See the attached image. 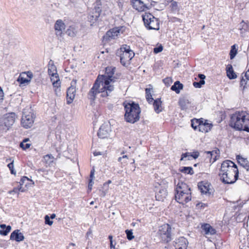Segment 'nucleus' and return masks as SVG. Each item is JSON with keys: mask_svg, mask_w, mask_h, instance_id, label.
<instances>
[{"mask_svg": "<svg viewBox=\"0 0 249 249\" xmlns=\"http://www.w3.org/2000/svg\"><path fill=\"white\" fill-rule=\"evenodd\" d=\"M116 68L107 67L106 68L105 74L100 78L98 76L88 93V97L91 100H94L97 94L101 93V96L106 97L110 95L114 89V83L117 78L114 76Z\"/></svg>", "mask_w": 249, "mask_h": 249, "instance_id": "nucleus-1", "label": "nucleus"}, {"mask_svg": "<svg viewBox=\"0 0 249 249\" xmlns=\"http://www.w3.org/2000/svg\"><path fill=\"white\" fill-rule=\"evenodd\" d=\"M239 171L237 165L232 161H224L219 170L220 180L225 184H233L238 179Z\"/></svg>", "mask_w": 249, "mask_h": 249, "instance_id": "nucleus-2", "label": "nucleus"}, {"mask_svg": "<svg viewBox=\"0 0 249 249\" xmlns=\"http://www.w3.org/2000/svg\"><path fill=\"white\" fill-rule=\"evenodd\" d=\"M230 125L237 130L249 132V114L246 111H236L231 117Z\"/></svg>", "mask_w": 249, "mask_h": 249, "instance_id": "nucleus-3", "label": "nucleus"}, {"mask_svg": "<svg viewBox=\"0 0 249 249\" xmlns=\"http://www.w3.org/2000/svg\"><path fill=\"white\" fill-rule=\"evenodd\" d=\"M125 110L124 119L127 122L134 124L140 119L141 109L139 104L133 102L124 103Z\"/></svg>", "mask_w": 249, "mask_h": 249, "instance_id": "nucleus-4", "label": "nucleus"}, {"mask_svg": "<svg viewBox=\"0 0 249 249\" xmlns=\"http://www.w3.org/2000/svg\"><path fill=\"white\" fill-rule=\"evenodd\" d=\"M16 114L13 112L6 113L0 118V133L6 132L14 124Z\"/></svg>", "mask_w": 249, "mask_h": 249, "instance_id": "nucleus-5", "label": "nucleus"}, {"mask_svg": "<svg viewBox=\"0 0 249 249\" xmlns=\"http://www.w3.org/2000/svg\"><path fill=\"white\" fill-rule=\"evenodd\" d=\"M142 20L145 27L148 30H159L160 21L149 13H145L142 16Z\"/></svg>", "mask_w": 249, "mask_h": 249, "instance_id": "nucleus-6", "label": "nucleus"}, {"mask_svg": "<svg viewBox=\"0 0 249 249\" xmlns=\"http://www.w3.org/2000/svg\"><path fill=\"white\" fill-rule=\"evenodd\" d=\"M48 74L51 76V80L52 82L54 87L58 88L60 87V81L59 75L57 73L56 68L53 64V60H50L48 65Z\"/></svg>", "mask_w": 249, "mask_h": 249, "instance_id": "nucleus-7", "label": "nucleus"}, {"mask_svg": "<svg viewBox=\"0 0 249 249\" xmlns=\"http://www.w3.org/2000/svg\"><path fill=\"white\" fill-rule=\"evenodd\" d=\"M157 234L163 242L168 243L171 241V227L170 225L166 224L160 226Z\"/></svg>", "mask_w": 249, "mask_h": 249, "instance_id": "nucleus-8", "label": "nucleus"}, {"mask_svg": "<svg viewBox=\"0 0 249 249\" xmlns=\"http://www.w3.org/2000/svg\"><path fill=\"white\" fill-rule=\"evenodd\" d=\"M34 115L30 112L26 113V112H23L21 124L22 126L25 128H30L32 126L34 122Z\"/></svg>", "mask_w": 249, "mask_h": 249, "instance_id": "nucleus-9", "label": "nucleus"}, {"mask_svg": "<svg viewBox=\"0 0 249 249\" xmlns=\"http://www.w3.org/2000/svg\"><path fill=\"white\" fill-rule=\"evenodd\" d=\"M191 194H183L176 192L175 199L179 203L184 204L191 200Z\"/></svg>", "mask_w": 249, "mask_h": 249, "instance_id": "nucleus-10", "label": "nucleus"}, {"mask_svg": "<svg viewBox=\"0 0 249 249\" xmlns=\"http://www.w3.org/2000/svg\"><path fill=\"white\" fill-rule=\"evenodd\" d=\"M188 241L184 237H180L176 239L173 242V245L175 249H187Z\"/></svg>", "mask_w": 249, "mask_h": 249, "instance_id": "nucleus-11", "label": "nucleus"}, {"mask_svg": "<svg viewBox=\"0 0 249 249\" xmlns=\"http://www.w3.org/2000/svg\"><path fill=\"white\" fill-rule=\"evenodd\" d=\"M131 3L133 8L139 12H142L146 9H149L144 2L141 0H131Z\"/></svg>", "mask_w": 249, "mask_h": 249, "instance_id": "nucleus-12", "label": "nucleus"}, {"mask_svg": "<svg viewBox=\"0 0 249 249\" xmlns=\"http://www.w3.org/2000/svg\"><path fill=\"white\" fill-rule=\"evenodd\" d=\"M110 131V127L108 124H102L98 131V136L101 139L107 138Z\"/></svg>", "mask_w": 249, "mask_h": 249, "instance_id": "nucleus-13", "label": "nucleus"}, {"mask_svg": "<svg viewBox=\"0 0 249 249\" xmlns=\"http://www.w3.org/2000/svg\"><path fill=\"white\" fill-rule=\"evenodd\" d=\"M134 53L132 51H128L127 52H123L121 54L120 62L123 65L125 66L126 62L131 60L134 56Z\"/></svg>", "mask_w": 249, "mask_h": 249, "instance_id": "nucleus-14", "label": "nucleus"}, {"mask_svg": "<svg viewBox=\"0 0 249 249\" xmlns=\"http://www.w3.org/2000/svg\"><path fill=\"white\" fill-rule=\"evenodd\" d=\"M176 192L183 194H191V188L185 183L179 182L177 186Z\"/></svg>", "mask_w": 249, "mask_h": 249, "instance_id": "nucleus-15", "label": "nucleus"}, {"mask_svg": "<svg viewBox=\"0 0 249 249\" xmlns=\"http://www.w3.org/2000/svg\"><path fill=\"white\" fill-rule=\"evenodd\" d=\"M65 25L61 19L57 20L54 24V29L56 31V35L61 36L63 31L65 30Z\"/></svg>", "mask_w": 249, "mask_h": 249, "instance_id": "nucleus-16", "label": "nucleus"}, {"mask_svg": "<svg viewBox=\"0 0 249 249\" xmlns=\"http://www.w3.org/2000/svg\"><path fill=\"white\" fill-rule=\"evenodd\" d=\"M119 33V30L117 28H113L108 31L104 36V39L107 41H110L112 39H115Z\"/></svg>", "mask_w": 249, "mask_h": 249, "instance_id": "nucleus-17", "label": "nucleus"}, {"mask_svg": "<svg viewBox=\"0 0 249 249\" xmlns=\"http://www.w3.org/2000/svg\"><path fill=\"white\" fill-rule=\"evenodd\" d=\"M10 239L11 240H15L18 242H20L24 239V236L20 232L19 230H16L11 233Z\"/></svg>", "mask_w": 249, "mask_h": 249, "instance_id": "nucleus-18", "label": "nucleus"}, {"mask_svg": "<svg viewBox=\"0 0 249 249\" xmlns=\"http://www.w3.org/2000/svg\"><path fill=\"white\" fill-rule=\"evenodd\" d=\"M210 183L207 182L201 181L198 183V188L202 194H210Z\"/></svg>", "mask_w": 249, "mask_h": 249, "instance_id": "nucleus-19", "label": "nucleus"}, {"mask_svg": "<svg viewBox=\"0 0 249 249\" xmlns=\"http://www.w3.org/2000/svg\"><path fill=\"white\" fill-rule=\"evenodd\" d=\"M201 228L206 235H214L216 234V231L209 224H203L201 225Z\"/></svg>", "mask_w": 249, "mask_h": 249, "instance_id": "nucleus-20", "label": "nucleus"}, {"mask_svg": "<svg viewBox=\"0 0 249 249\" xmlns=\"http://www.w3.org/2000/svg\"><path fill=\"white\" fill-rule=\"evenodd\" d=\"M75 88L71 86L69 87L67 91V104H70L73 101L75 95Z\"/></svg>", "mask_w": 249, "mask_h": 249, "instance_id": "nucleus-21", "label": "nucleus"}, {"mask_svg": "<svg viewBox=\"0 0 249 249\" xmlns=\"http://www.w3.org/2000/svg\"><path fill=\"white\" fill-rule=\"evenodd\" d=\"M236 159L240 165L246 169L247 171H249V162L247 158H244L240 155H237Z\"/></svg>", "mask_w": 249, "mask_h": 249, "instance_id": "nucleus-22", "label": "nucleus"}, {"mask_svg": "<svg viewBox=\"0 0 249 249\" xmlns=\"http://www.w3.org/2000/svg\"><path fill=\"white\" fill-rule=\"evenodd\" d=\"M167 196V191L166 188L161 187L159 191L156 193L155 197L158 201H163L164 199L166 198Z\"/></svg>", "mask_w": 249, "mask_h": 249, "instance_id": "nucleus-23", "label": "nucleus"}, {"mask_svg": "<svg viewBox=\"0 0 249 249\" xmlns=\"http://www.w3.org/2000/svg\"><path fill=\"white\" fill-rule=\"evenodd\" d=\"M201 120H202V123L199 124L200 125L199 131L202 132H208L211 130L213 125L208 123L206 120H204L202 118H201Z\"/></svg>", "mask_w": 249, "mask_h": 249, "instance_id": "nucleus-24", "label": "nucleus"}, {"mask_svg": "<svg viewBox=\"0 0 249 249\" xmlns=\"http://www.w3.org/2000/svg\"><path fill=\"white\" fill-rule=\"evenodd\" d=\"M199 156V153L197 151H195L192 153L186 152L185 153H182L181 155L180 160H182L184 159V158H187L188 160H191L193 159H196Z\"/></svg>", "mask_w": 249, "mask_h": 249, "instance_id": "nucleus-25", "label": "nucleus"}, {"mask_svg": "<svg viewBox=\"0 0 249 249\" xmlns=\"http://www.w3.org/2000/svg\"><path fill=\"white\" fill-rule=\"evenodd\" d=\"M226 73L227 76L230 79H233L236 78L237 76L233 71L232 65L231 64L227 66Z\"/></svg>", "mask_w": 249, "mask_h": 249, "instance_id": "nucleus-26", "label": "nucleus"}, {"mask_svg": "<svg viewBox=\"0 0 249 249\" xmlns=\"http://www.w3.org/2000/svg\"><path fill=\"white\" fill-rule=\"evenodd\" d=\"M198 77L200 79L199 82H194L193 84L196 88H200L202 86L205 84V79L206 76L203 74H198Z\"/></svg>", "mask_w": 249, "mask_h": 249, "instance_id": "nucleus-27", "label": "nucleus"}, {"mask_svg": "<svg viewBox=\"0 0 249 249\" xmlns=\"http://www.w3.org/2000/svg\"><path fill=\"white\" fill-rule=\"evenodd\" d=\"M93 13L101 15L102 12V2L101 0H96L94 3V9H93Z\"/></svg>", "mask_w": 249, "mask_h": 249, "instance_id": "nucleus-28", "label": "nucleus"}, {"mask_svg": "<svg viewBox=\"0 0 249 249\" xmlns=\"http://www.w3.org/2000/svg\"><path fill=\"white\" fill-rule=\"evenodd\" d=\"M183 88V85L179 81H176L174 85L172 86L171 89L173 91H175L178 94L180 93V91Z\"/></svg>", "mask_w": 249, "mask_h": 249, "instance_id": "nucleus-29", "label": "nucleus"}, {"mask_svg": "<svg viewBox=\"0 0 249 249\" xmlns=\"http://www.w3.org/2000/svg\"><path fill=\"white\" fill-rule=\"evenodd\" d=\"M0 234L2 235H7L11 230V227L9 225L6 226L5 224H2L0 225Z\"/></svg>", "mask_w": 249, "mask_h": 249, "instance_id": "nucleus-30", "label": "nucleus"}, {"mask_svg": "<svg viewBox=\"0 0 249 249\" xmlns=\"http://www.w3.org/2000/svg\"><path fill=\"white\" fill-rule=\"evenodd\" d=\"M153 105L155 111L157 113H159L161 111V101H160V99L158 98L155 100H153Z\"/></svg>", "mask_w": 249, "mask_h": 249, "instance_id": "nucleus-31", "label": "nucleus"}, {"mask_svg": "<svg viewBox=\"0 0 249 249\" xmlns=\"http://www.w3.org/2000/svg\"><path fill=\"white\" fill-rule=\"evenodd\" d=\"M54 157L51 154H48L44 156L43 160L47 166L53 165L54 162Z\"/></svg>", "mask_w": 249, "mask_h": 249, "instance_id": "nucleus-32", "label": "nucleus"}, {"mask_svg": "<svg viewBox=\"0 0 249 249\" xmlns=\"http://www.w3.org/2000/svg\"><path fill=\"white\" fill-rule=\"evenodd\" d=\"M190 103L189 100L185 98L180 99L178 101L179 105L182 110L187 109L188 106L190 104Z\"/></svg>", "mask_w": 249, "mask_h": 249, "instance_id": "nucleus-33", "label": "nucleus"}, {"mask_svg": "<svg viewBox=\"0 0 249 249\" xmlns=\"http://www.w3.org/2000/svg\"><path fill=\"white\" fill-rule=\"evenodd\" d=\"M202 123V120L201 119H193L191 120V126L194 129V130H196L197 128L198 130L199 129V124Z\"/></svg>", "mask_w": 249, "mask_h": 249, "instance_id": "nucleus-34", "label": "nucleus"}, {"mask_svg": "<svg viewBox=\"0 0 249 249\" xmlns=\"http://www.w3.org/2000/svg\"><path fill=\"white\" fill-rule=\"evenodd\" d=\"M100 16L98 14H95V13L92 12L91 13L89 14L88 16V19L89 21H90L91 23H94L95 21H96L98 18H99Z\"/></svg>", "mask_w": 249, "mask_h": 249, "instance_id": "nucleus-35", "label": "nucleus"}, {"mask_svg": "<svg viewBox=\"0 0 249 249\" xmlns=\"http://www.w3.org/2000/svg\"><path fill=\"white\" fill-rule=\"evenodd\" d=\"M180 171L183 173L188 174L191 175L194 174L193 169L192 167H182L180 168Z\"/></svg>", "mask_w": 249, "mask_h": 249, "instance_id": "nucleus-36", "label": "nucleus"}, {"mask_svg": "<svg viewBox=\"0 0 249 249\" xmlns=\"http://www.w3.org/2000/svg\"><path fill=\"white\" fill-rule=\"evenodd\" d=\"M237 53V49L236 48V45L234 44L232 45L231 47V50L230 51V58L232 59L234 58L235 55Z\"/></svg>", "mask_w": 249, "mask_h": 249, "instance_id": "nucleus-37", "label": "nucleus"}, {"mask_svg": "<svg viewBox=\"0 0 249 249\" xmlns=\"http://www.w3.org/2000/svg\"><path fill=\"white\" fill-rule=\"evenodd\" d=\"M17 81L20 85H23L29 83L30 82V79L24 78L22 76V74H20L18 78Z\"/></svg>", "mask_w": 249, "mask_h": 249, "instance_id": "nucleus-38", "label": "nucleus"}, {"mask_svg": "<svg viewBox=\"0 0 249 249\" xmlns=\"http://www.w3.org/2000/svg\"><path fill=\"white\" fill-rule=\"evenodd\" d=\"M29 141V139H25L22 142L20 143V147L23 150H26L30 147L31 144L26 143Z\"/></svg>", "mask_w": 249, "mask_h": 249, "instance_id": "nucleus-39", "label": "nucleus"}, {"mask_svg": "<svg viewBox=\"0 0 249 249\" xmlns=\"http://www.w3.org/2000/svg\"><path fill=\"white\" fill-rule=\"evenodd\" d=\"M145 93H146V98L147 99V101L149 103H152L154 99L152 98V95L150 93V89H146Z\"/></svg>", "mask_w": 249, "mask_h": 249, "instance_id": "nucleus-40", "label": "nucleus"}, {"mask_svg": "<svg viewBox=\"0 0 249 249\" xmlns=\"http://www.w3.org/2000/svg\"><path fill=\"white\" fill-rule=\"evenodd\" d=\"M125 232L128 240L130 241L134 238V236L133 235L132 230H126Z\"/></svg>", "mask_w": 249, "mask_h": 249, "instance_id": "nucleus-41", "label": "nucleus"}, {"mask_svg": "<svg viewBox=\"0 0 249 249\" xmlns=\"http://www.w3.org/2000/svg\"><path fill=\"white\" fill-rule=\"evenodd\" d=\"M66 33L69 36L73 37L76 35V31L73 28L70 27V28L67 30Z\"/></svg>", "mask_w": 249, "mask_h": 249, "instance_id": "nucleus-42", "label": "nucleus"}, {"mask_svg": "<svg viewBox=\"0 0 249 249\" xmlns=\"http://www.w3.org/2000/svg\"><path fill=\"white\" fill-rule=\"evenodd\" d=\"M7 166L10 170L11 174L16 175V172L14 169V160H13L10 163H9L8 164Z\"/></svg>", "mask_w": 249, "mask_h": 249, "instance_id": "nucleus-43", "label": "nucleus"}, {"mask_svg": "<svg viewBox=\"0 0 249 249\" xmlns=\"http://www.w3.org/2000/svg\"><path fill=\"white\" fill-rule=\"evenodd\" d=\"M44 218L45 223L46 224H47L49 226H51L53 224V221L50 220V217L48 215H45Z\"/></svg>", "mask_w": 249, "mask_h": 249, "instance_id": "nucleus-44", "label": "nucleus"}, {"mask_svg": "<svg viewBox=\"0 0 249 249\" xmlns=\"http://www.w3.org/2000/svg\"><path fill=\"white\" fill-rule=\"evenodd\" d=\"M163 50L162 46L160 45V46L155 47L154 49L153 52L155 53H158L161 52Z\"/></svg>", "mask_w": 249, "mask_h": 249, "instance_id": "nucleus-45", "label": "nucleus"}, {"mask_svg": "<svg viewBox=\"0 0 249 249\" xmlns=\"http://www.w3.org/2000/svg\"><path fill=\"white\" fill-rule=\"evenodd\" d=\"M171 6L173 10H176L178 8V3L176 1H172Z\"/></svg>", "mask_w": 249, "mask_h": 249, "instance_id": "nucleus-46", "label": "nucleus"}, {"mask_svg": "<svg viewBox=\"0 0 249 249\" xmlns=\"http://www.w3.org/2000/svg\"><path fill=\"white\" fill-rule=\"evenodd\" d=\"M121 51L123 52H127L128 51H131L130 49L129 46H127V45H125V46L121 48Z\"/></svg>", "mask_w": 249, "mask_h": 249, "instance_id": "nucleus-47", "label": "nucleus"}, {"mask_svg": "<svg viewBox=\"0 0 249 249\" xmlns=\"http://www.w3.org/2000/svg\"><path fill=\"white\" fill-rule=\"evenodd\" d=\"M29 180V178L27 177H23L20 180V182H19L20 185H23L26 180Z\"/></svg>", "mask_w": 249, "mask_h": 249, "instance_id": "nucleus-48", "label": "nucleus"}, {"mask_svg": "<svg viewBox=\"0 0 249 249\" xmlns=\"http://www.w3.org/2000/svg\"><path fill=\"white\" fill-rule=\"evenodd\" d=\"M26 74L27 75V76L29 78L28 79H30L32 78L33 77V73L31 71H27V72H24V73H23L22 74Z\"/></svg>", "mask_w": 249, "mask_h": 249, "instance_id": "nucleus-49", "label": "nucleus"}, {"mask_svg": "<svg viewBox=\"0 0 249 249\" xmlns=\"http://www.w3.org/2000/svg\"><path fill=\"white\" fill-rule=\"evenodd\" d=\"M94 184V182L93 181V179H89V185H88V188L89 190H91L92 189V187Z\"/></svg>", "mask_w": 249, "mask_h": 249, "instance_id": "nucleus-50", "label": "nucleus"}, {"mask_svg": "<svg viewBox=\"0 0 249 249\" xmlns=\"http://www.w3.org/2000/svg\"><path fill=\"white\" fill-rule=\"evenodd\" d=\"M94 172L95 170L94 168H92V169L90 171V179H93L94 178Z\"/></svg>", "mask_w": 249, "mask_h": 249, "instance_id": "nucleus-51", "label": "nucleus"}, {"mask_svg": "<svg viewBox=\"0 0 249 249\" xmlns=\"http://www.w3.org/2000/svg\"><path fill=\"white\" fill-rule=\"evenodd\" d=\"M99 195L101 197H105L106 195L107 192L104 190H100L99 191Z\"/></svg>", "mask_w": 249, "mask_h": 249, "instance_id": "nucleus-52", "label": "nucleus"}, {"mask_svg": "<svg viewBox=\"0 0 249 249\" xmlns=\"http://www.w3.org/2000/svg\"><path fill=\"white\" fill-rule=\"evenodd\" d=\"M215 153V154H216V151H208L207 152V153L209 154H210L211 155V159H210V160H211V159H212V157L213 155V153Z\"/></svg>", "mask_w": 249, "mask_h": 249, "instance_id": "nucleus-53", "label": "nucleus"}, {"mask_svg": "<svg viewBox=\"0 0 249 249\" xmlns=\"http://www.w3.org/2000/svg\"><path fill=\"white\" fill-rule=\"evenodd\" d=\"M246 84V80L245 79H244L242 78L240 81V85L241 86H244V85H245Z\"/></svg>", "mask_w": 249, "mask_h": 249, "instance_id": "nucleus-54", "label": "nucleus"}, {"mask_svg": "<svg viewBox=\"0 0 249 249\" xmlns=\"http://www.w3.org/2000/svg\"><path fill=\"white\" fill-rule=\"evenodd\" d=\"M127 156L126 155H124L123 157H120L118 158V161H121V160L124 159H127Z\"/></svg>", "mask_w": 249, "mask_h": 249, "instance_id": "nucleus-55", "label": "nucleus"}, {"mask_svg": "<svg viewBox=\"0 0 249 249\" xmlns=\"http://www.w3.org/2000/svg\"><path fill=\"white\" fill-rule=\"evenodd\" d=\"M18 188H14V189H13L12 191H11L10 192V193H12V192H14V193H18Z\"/></svg>", "mask_w": 249, "mask_h": 249, "instance_id": "nucleus-56", "label": "nucleus"}, {"mask_svg": "<svg viewBox=\"0 0 249 249\" xmlns=\"http://www.w3.org/2000/svg\"><path fill=\"white\" fill-rule=\"evenodd\" d=\"M93 154L95 156L101 155L100 152H95L93 153Z\"/></svg>", "mask_w": 249, "mask_h": 249, "instance_id": "nucleus-57", "label": "nucleus"}, {"mask_svg": "<svg viewBox=\"0 0 249 249\" xmlns=\"http://www.w3.org/2000/svg\"><path fill=\"white\" fill-rule=\"evenodd\" d=\"M110 248H115V245H113V241L110 242Z\"/></svg>", "mask_w": 249, "mask_h": 249, "instance_id": "nucleus-58", "label": "nucleus"}, {"mask_svg": "<svg viewBox=\"0 0 249 249\" xmlns=\"http://www.w3.org/2000/svg\"><path fill=\"white\" fill-rule=\"evenodd\" d=\"M55 216H56L55 214L53 213L51 215V216L50 217V218L53 219L55 217Z\"/></svg>", "mask_w": 249, "mask_h": 249, "instance_id": "nucleus-59", "label": "nucleus"}, {"mask_svg": "<svg viewBox=\"0 0 249 249\" xmlns=\"http://www.w3.org/2000/svg\"><path fill=\"white\" fill-rule=\"evenodd\" d=\"M108 239H109L110 242L113 241V236L111 235H109L108 236Z\"/></svg>", "mask_w": 249, "mask_h": 249, "instance_id": "nucleus-60", "label": "nucleus"}, {"mask_svg": "<svg viewBox=\"0 0 249 249\" xmlns=\"http://www.w3.org/2000/svg\"><path fill=\"white\" fill-rule=\"evenodd\" d=\"M18 191H20L22 192L24 191V190L22 189V187L21 186L19 188H18Z\"/></svg>", "mask_w": 249, "mask_h": 249, "instance_id": "nucleus-61", "label": "nucleus"}, {"mask_svg": "<svg viewBox=\"0 0 249 249\" xmlns=\"http://www.w3.org/2000/svg\"><path fill=\"white\" fill-rule=\"evenodd\" d=\"M217 155H215L213 159V162H214L216 160Z\"/></svg>", "mask_w": 249, "mask_h": 249, "instance_id": "nucleus-62", "label": "nucleus"}, {"mask_svg": "<svg viewBox=\"0 0 249 249\" xmlns=\"http://www.w3.org/2000/svg\"><path fill=\"white\" fill-rule=\"evenodd\" d=\"M203 205H204L205 204H203V203H198L196 205V206H199V205H201L200 207H202L203 206Z\"/></svg>", "mask_w": 249, "mask_h": 249, "instance_id": "nucleus-63", "label": "nucleus"}, {"mask_svg": "<svg viewBox=\"0 0 249 249\" xmlns=\"http://www.w3.org/2000/svg\"><path fill=\"white\" fill-rule=\"evenodd\" d=\"M70 245L71 246H75V244L74 243H71L70 244Z\"/></svg>", "mask_w": 249, "mask_h": 249, "instance_id": "nucleus-64", "label": "nucleus"}]
</instances>
